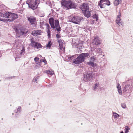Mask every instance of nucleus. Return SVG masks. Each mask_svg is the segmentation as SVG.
Wrapping results in <instances>:
<instances>
[{
    "label": "nucleus",
    "instance_id": "obj_12",
    "mask_svg": "<svg viewBox=\"0 0 133 133\" xmlns=\"http://www.w3.org/2000/svg\"><path fill=\"white\" fill-rule=\"evenodd\" d=\"M28 21L31 25H36L37 24V20L35 17H27Z\"/></svg>",
    "mask_w": 133,
    "mask_h": 133
},
{
    "label": "nucleus",
    "instance_id": "obj_27",
    "mask_svg": "<svg viewBox=\"0 0 133 133\" xmlns=\"http://www.w3.org/2000/svg\"><path fill=\"white\" fill-rule=\"evenodd\" d=\"M52 45V43L51 42V41H49L48 44H46V48L50 49L51 46Z\"/></svg>",
    "mask_w": 133,
    "mask_h": 133
},
{
    "label": "nucleus",
    "instance_id": "obj_30",
    "mask_svg": "<svg viewBox=\"0 0 133 133\" xmlns=\"http://www.w3.org/2000/svg\"><path fill=\"white\" fill-rule=\"evenodd\" d=\"M40 27L42 29H43L44 27L43 26L44 25V23L43 22H40L39 23Z\"/></svg>",
    "mask_w": 133,
    "mask_h": 133
},
{
    "label": "nucleus",
    "instance_id": "obj_43",
    "mask_svg": "<svg viewBox=\"0 0 133 133\" xmlns=\"http://www.w3.org/2000/svg\"><path fill=\"white\" fill-rule=\"evenodd\" d=\"M58 34H57V35H56V37H57V38H58L59 37H58Z\"/></svg>",
    "mask_w": 133,
    "mask_h": 133
},
{
    "label": "nucleus",
    "instance_id": "obj_41",
    "mask_svg": "<svg viewBox=\"0 0 133 133\" xmlns=\"http://www.w3.org/2000/svg\"><path fill=\"white\" fill-rule=\"evenodd\" d=\"M43 62L45 64H46L47 61L45 59H43Z\"/></svg>",
    "mask_w": 133,
    "mask_h": 133
},
{
    "label": "nucleus",
    "instance_id": "obj_18",
    "mask_svg": "<svg viewBox=\"0 0 133 133\" xmlns=\"http://www.w3.org/2000/svg\"><path fill=\"white\" fill-rule=\"evenodd\" d=\"M59 44V49L61 50L63 49V43L61 39H59L58 41Z\"/></svg>",
    "mask_w": 133,
    "mask_h": 133
},
{
    "label": "nucleus",
    "instance_id": "obj_3",
    "mask_svg": "<svg viewBox=\"0 0 133 133\" xmlns=\"http://www.w3.org/2000/svg\"><path fill=\"white\" fill-rule=\"evenodd\" d=\"M15 31L17 35L19 37H20L22 35H26L28 32V30L27 29L20 25L17 27Z\"/></svg>",
    "mask_w": 133,
    "mask_h": 133
},
{
    "label": "nucleus",
    "instance_id": "obj_24",
    "mask_svg": "<svg viewBox=\"0 0 133 133\" xmlns=\"http://www.w3.org/2000/svg\"><path fill=\"white\" fill-rule=\"evenodd\" d=\"M5 16V15H4V14H3L2 12H0V20L4 21H5V20L3 18Z\"/></svg>",
    "mask_w": 133,
    "mask_h": 133
},
{
    "label": "nucleus",
    "instance_id": "obj_23",
    "mask_svg": "<svg viewBox=\"0 0 133 133\" xmlns=\"http://www.w3.org/2000/svg\"><path fill=\"white\" fill-rule=\"evenodd\" d=\"M45 71L46 73L47 74H49L51 76L53 75L54 73V71H53L52 70H46Z\"/></svg>",
    "mask_w": 133,
    "mask_h": 133
},
{
    "label": "nucleus",
    "instance_id": "obj_22",
    "mask_svg": "<svg viewBox=\"0 0 133 133\" xmlns=\"http://www.w3.org/2000/svg\"><path fill=\"white\" fill-rule=\"evenodd\" d=\"M84 13L85 16L87 17H89L90 15V12L88 10L86 11H84Z\"/></svg>",
    "mask_w": 133,
    "mask_h": 133
},
{
    "label": "nucleus",
    "instance_id": "obj_38",
    "mask_svg": "<svg viewBox=\"0 0 133 133\" xmlns=\"http://www.w3.org/2000/svg\"><path fill=\"white\" fill-rule=\"evenodd\" d=\"M39 59V58L36 57L35 58L34 60L35 62H37L38 61Z\"/></svg>",
    "mask_w": 133,
    "mask_h": 133
},
{
    "label": "nucleus",
    "instance_id": "obj_33",
    "mask_svg": "<svg viewBox=\"0 0 133 133\" xmlns=\"http://www.w3.org/2000/svg\"><path fill=\"white\" fill-rule=\"evenodd\" d=\"M88 64L89 65H91L92 67H94L95 66V65L94 63L91 61L88 62Z\"/></svg>",
    "mask_w": 133,
    "mask_h": 133
},
{
    "label": "nucleus",
    "instance_id": "obj_46",
    "mask_svg": "<svg viewBox=\"0 0 133 133\" xmlns=\"http://www.w3.org/2000/svg\"><path fill=\"white\" fill-rule=\"evenodd\" d=\"M14 114V113H12V115H13Z\"/></svg>",
    "mask_w": 133,
    "mask_h": 133
},
{
    "label": "nucleus",
    "instance_id": "obj_14",
    "mask_svg": "<svg viewBox=\"0 0 133 133\" xmlns=\"http://www.w3.org/2000/svg\"><path fill=\"white\" fill-rule=\"evenodd\" d=\"M92 43H94V44L98 45L101 43V42L99 39L98 37L96 36L93 39Z\"/></svg>",
    "mask_w": 133,
    "mask_h": 133
},
{
    "label": "nucleus",
    "instance_id": "obj_15",
    "mask_svg": "<svg viewBox=\"0 0 133 133\" xmlns=\"http://www.w3.org/2000/svg\"><path fill=\"white\" fill-rule=\"evenodd\" d=\"M120 17L121 15L119 12V15L117 16L116 21V23L120 26H122L123 25L122 22H120L121 20L120 18Z\"/></svg>",
    "mask_w": 133,
    "mask_h": 133
},
{
    "label": "nucleus",
    "instance_id": "obj_42",
    "mask_svg": "<svg viewBox=\"0 0 133 133\" xmlns=\"http://www.w3.org/2000/svg\"><path fill=\"white\" fill-rule=\"evenodd\" d=\"M43 59H41V60H40V62H41H41H43Z\"/></svg>",
    "mask_w": 133,
    "mask_h": 133
},
{
    "label": "nucleus",
    "instance_id": "obj_20",
    "mask_svg": "<svg viewBox=\"0 0 133 133\" xmlns=\"http://www.w3.org/2000/svg\"><path fill=\"white\" fill-rule=\"evenodd\" d=\"M117 88L119 94L120 95H122V92L121 90V87L119 84H117Z\"/></svg>",
    "mask_w": 133,
    "mask_h": 133
},
{
    "label": "nucleus",
    "instance_id": "obj_9",
    "mask_svg": "<svg viewBox=\"0 0 133 133\" xmlns=\"http://www.w3.org/2000/svg\"><path fill=\"white\" fill-rule=\"evenodd\" d=\"M84 59L80 55L76 58L73 60V62L75 64H79L84 61Z\"/></svg>",
    "mask_w": 133,
    "mask_h": 133
},
{
    "label": "nucleus",
    "instance_id": "obj_26",
    "mask_svg": "<svg viewBox=\"0 0 133 133\" xmlns=\"http://www.w3.org/2000/svg\"><path fill=\"white\" fill-rule=\"evenodd\" d=\"M98 14H93L92 17L93 18L95 19L96 21H97L98 18Z\"/></svg>",
    "mask_w": 133,
    "mask_h": 133
},
{
    "label": "nucleus",
    "instance_id": "obj_11",
    "mask_svg": "<svg viewBox=\"0 0 133 133\" xmlns=\"http://www.w3.org/2000/svg\"><path fill=\"white\" fill-rule=\"evenodd\" d=\"M80 8L83 12L88 10L89 9V5L87 3H83L80 6Z\"/></svg>",
    "mask_w": 133,
    "mask_h": 133
},
{
    "label": "nucleus",
    "instance_id": "obj_47",
    "mask_svg": "<svg viewBox=\"0 0 133 133\" xmlns=\"http://www.w3.org/2000/svg\"><path fill=\"white\" fill-rule=\"evenodd\" d=\"M33 120H35V118H34V119H33Z\"/></svg>",
    "mask_w": 133,
    "mask_h": 133
},
{
    "label": "nucleus",
    "instance_id": "obj_31",
    "mask_svg": "<svg viewBox=\"0 0 133 133\" xmlns=\"http://www.w3.org/2000/svg\"><path fill=\"white\" fill-rule=\"evenodd\" d=\"M21 107H19L17 109V111L16 114V115H17V113H19L21 111Z\"/></svg>",
    "mask_w": 133,
    "mask_h": 133
},
{
    "label": "nucleus",
    "instance_id": "obj_4",
    "mask_svg": "<svg viewBox=\"0 0 133 133\" xmlns=\"http://www.w3.org/2000/svg\"><path fill=\"white\" fill-rule=\"evenodd\" d=\"M5 17L8 18L7 20L8 21L11 22L18 18V15L13 13L6 12L5 15Z\"/></svg>",
    "mask_w": 133,
    "mask_h": 133
},
{
    "label": "nucleus",
    "instance_id": "obj_29",
    "mask_svg": "<svg viewBox=\"0 0 133 133\" xmlns=\"http://www.w3.org/2000/svg\"><path fill=\"white\" fill-rule=\"evenodd\" d=\"M45 25L46 26V28L47 29V31H50L51 28L49 24L48 23H46L45 24Z\"/></svg>",
    "mask_w": 133,
    "mask_h": 133
},
{
    "label": "nucleus",
    "instance_id": "obj_40",
    "mask_svg": "<svg viewBox=\"0 0 133 133\" xmlns=\"http://www.w3.org/2000/svg\"><path fill=\"white\" fill-rule=\"evenodd\" d=\"M52 86V84H49V85H47V86L48 87H51Z\"/></svg>",
    "mask_w": 133,
    "mask_h": 133
},
{
    "label": "nucleus",
    "instance_id": "obj_6",
    "mask_svg": "<svg viewBox=\"0 0 133 133\" xmlns=\"http://www.w3.org/2000/svg\"><path fill=\"white\" fill-rule=\"evenodd\" d=\"M130 86L128 84L125 85L123 90V92L124 95L126 96L130 95V94L131 93V91L130 90Z\"/></svg>",
    "mask_w": 133,
    "mask_h": 133
},
{
    "label": "nucleus",
    "instance_id": "obj_32",
    "mask_svg": "<svg viewBox=\"0 0 133 133\" xmlns=\"http://www.w3.org/2000/svg\"><path fill=\"white\" fill-rule=\"evenodd\" d=\"M38 77H37L33 79V82L34 83H37L38 81Z\"/></svg>",
    "mask_w": 133,
    "mask_h": 133
},
{
    "label": "nucleus",
    "instance_id": "obj_34",
    "mask_svg": "<svg viewBox=\"0 0 133 133\" xmlns=\"http://www.w3.org/2000/svg\"><path fill=\"white\" fill-rule=\"evenodd\" d=\"M121 106L123 109H125L126 108V105L124 103H121Z\"/></svg>",
    "mask_w": 133,
    "mask_h": 133
},
{
    "label": "nucleus",
    "instance_id": "obj_39",
    "mask_svg": "<svg viewBox=\"0 0 133 133\" xmlns=\"http://www.w3.org/2000/svg\"><path fill=\"white\" fill-rule=\"evenodd\" d=\"M47 32L48 37H50V31H47Z\"/></svg>",
    "mask_w": 133,
    "mask_h": 133
},
{
    "label": "nucleus",
    "instance_id": "obj_2",
    "mask_svg": "<svg viewBox=\"0 0 133 133\" xmlns=\"http://www.w3.org/2000/svg\"><path fill=\"white\" fill-rule=\"evenodd\" d=\"M49 22L52 28L54 29L55 28L57 31H61V27L58 20H55L53 18L51 17L49 19Z\"/></svg>",
    "mask_w": 133,
    "mask_h": 133
},
{
    "label": "nucleus",
    "instance_id": "obj_45",
    "mask_svg": "<svg viewBox=\"0 0 133 133\" xmlns=\"http://www.w3.org/2000/svg\"><path fill=\"white\" fill-rule=\"evenodd\" d=\"M63 50H64V51H65V48L63 49Z\"/></svg>",
    "mask_w": 133,
    "mask_h": 133
},
{
    "label": "nucleus",
    "instance_id": "obj_1",
    "mask_svg": "<svg viewBox=\"0 0 133 133\" xmlns=\"http://www.w3.org/2000/svg\"><path fill=\"white\" fill-rule=\"evenodd\" d=\"M62 6L64 8L69 9L76 7L74 3L71 0H62L61 2Z\"/></svg>",
    "mask_w": 133,
    "mask_h": 133
},
{
    "label": "nucleus",
    "instance_id": "obj_36",
    "mask_svg": "<svg viewBox=\"0 0 133 133\" xmlns=\"http://www.w3.org/2000/svg\"><path fill=\"white\" fill-rule=\"evenodd\" d=\"M70 57H69V58L71 60L73 59L74 58H75L76 57V55H73L72 56H70Z\"/></svg>",
    "mask_w": 133,
    "mask_h": 133
},
{
    "label": "nucleus",
    "instance_id": "obj_8",
    "mask_svg": "<svg viewBox=\"0 0 133 133\" xmlns=\"http://www.w3.org/2000/svg\"><path fill=\"white\" fill-rule=\"evenodd\" d=\"M31 45L33 47L36 49H39L42 48V46L39 43L35 42L33 39H31Z\"/></svg>",
    "mask_w": 133,
    "mask_h": 133
},
{
    "label": "nucleus",
    "instance_id": "obj_21",
    "mask_svg": "<svg viewBox=\"0 0 133 133\" xmlns=\"http://www.w3.org/2000/svg\"><path fill=\"white\" fill-rule=\"evenodd\" d=\"M122 1V0H115L114 2V4L115 5L117 6L121 3Z\"/></svg>",
    "mask_w": 133,
    "mask_h": 133
},
{
    "label": "nucleus",
    "instance_id": "obj_35",
    "mask_svg": "<svg viewBox=\"0 0 133 133\" xmlns=\"http://www.w3.org/2000/svg\"><path fill=\"white\" fill-rule=\"evenodd\" d=\"M25 49L24 48H23L22 50H21V52L20 53V55H22L23 54V52H25Z\"/></svg>",
    "mask_w": 133,
    "mask_h": 133
},
{
    "label": "nucleus",
    "instance_id": "obj_37",
    "mask_svg": "<svg viewBox=\"0 0 133 133\" xmlns=\"http://www.w3.org/2000/svg\"><path fill=\"white\" fill-rule=\"evenodd\" d=\"M90 60L92 61H94L95 60V58L94 56H93L91 57L90 58Z\"/></svg>",
    "mask_w": 133,
    "mask_h": 133
},
{
    "label": "nucleus",
    "instance_id": "obj_28",
    "mask_svg": "<svg viewBox=\"0 0 133 133\" xmlns=\"http://www.w3.org/2000/svg\"><path fill=\"white\" fill-rule=\"evenodd\" d=\"M125 133H128L129 132V130H130V129L129 127L127 126H125Z\"/></svg>",
    "mask_w": 133,
    "mask_h": 133
},
{
    "label": "nucleus",
    "instance_id": "obj_19",
    "mask_svg": "<svg viewBox=\"0 0 133 133\" xmlns=\"http://www.w3.org/2000/svg\"><path fill=\"white\" fill-rule=\"evenodd\" d=\"M83 58L84 60L85 57H88L89 56L90 54L89 53H83L80 54Z\"/></svg>",
    "mask_w": 133,
    "mask_h": 133
},
{
    "label": "nucleus",
    "instance_id": "obj_44",
    "mask_svg": "<svg viewBox=\"0 0 133 133\" xmlns=\"http://www.w3.org/2000/svg\"><path fill=\"white\" fill-rule=\"evenodd\" d=\"M120 133H124V132L123 131H122Z\"/></svg>",
    "mask_w": 133,
    "mask_h": 133
},
{
    "label": "nucleus",
    "instance_id": "obj_7",
    "mask_svg": "<svg viewBox=\"0 0 133 133\" xmlns=\"http://www.w3.org/2000/svg\"><path fill=\"white\" fill-rule=\"evenodd\" d=\"M82 19V18L77 16L69 18V20L70 22L77 24H79Z\"/></svg>",
    "mask_w": 133,
    "mask_h": 133
},
{
    "label": "nucleus",
    "instance_id": "obj_25",
    "mask_svg": "<svg viewBox=\"0 0 133 133\" xmlns=\"http://www.w3.org/2000/svg\"><path fill=\"white\" fill-rule=\"evenodd\" d=\"M113 115L114 117L116 119L118 118V117L119 116V115L118 114L114 112H113Z\"/></svg>",
    "mask_w": 133,
    "mask_h": 133
},
{
    "label": "nucleus",
    "instance_id": "obj_13",
    "mask_svg": "<svg viewBox=\"0 0 133 133\" xmlns=\"http://www.w3.org/2000/svg\"><path fill=\"white\" fill-rule=\"evenodd\" d=\"M42 32H43L41 30H36L32 31L31 34L34 36H37L41 35Z\"/></svg>",
    "mask_w": 133,
    "mask_h": 133
},
{
    "label": "nucleus",
    "instance_id": "obj_16",
    "mask_svg": "<svg viewBox=\"0 0 133 133\" xmlns=\"http://www.w3.org/2000/svg\"><path fill=\"white\" fill-rule=\"evenodd\" d=\"M91 78V74H88L85 76L83 79L85 82H88L90 80Z\"/></svg>",
    "mask_w": 133,
    "mask_h": 133
},
{
    "label": "nucleus",
    "instance_id": "obj_10",
    "mask_svg": "<svg viewBox=\"0 0 133 133\" xmlns=\"http://www.w3.org/2000/svg\"><path fill=\"white\" fill-rule=\"evenodd\" d=\"M106 0H101L100 2L98 3V5L101 8H104L106 5H110V2L109 1H108V2L107 3H104L106 2Z\"/></svg>",
    "mask_w": 133,
    "mask_h": 133
},
{
    "label": "nucleus",
    "instance_id": "obj_5",
    "mask_svg": "<svg viewBox=\"0 0 133 133\" xmlns=\"http://www.w3.org/2000/svg\"><path fill=\"white\" fill-rule=\"evenodd\" d=\"M38 0H27L26 3L28 5L29 7L34 10L37 8Z\"/></svg>",
    "mask_w": 133,
    "mask_h": 133
},
{
    "label": "nucleus",
    "instance_id": "obj_17",
    "mask_svg": "<svg viewBox=\"0 0 133 133\" xmlns=\"http://www.w3.org/2000/svg\"><path fill=\"white\" fill-rule=\"evenodd\" d=\"M100 88V86L99 84H95L92 87V89L93 90L96 91Z\"/></svg>",
    "mask_w": 133,
    "mask_h": 133
}]
</instances>
